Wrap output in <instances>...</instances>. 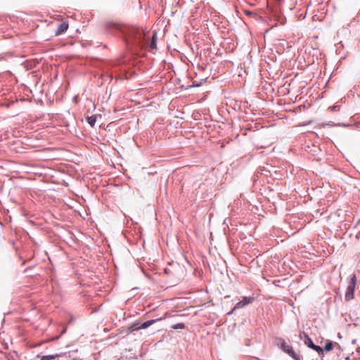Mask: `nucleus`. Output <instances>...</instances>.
I'll return each instance as SVG.
<instances>
[{"label": "nucleus", "mask_w": 360, "mask_h": 360, "mask_svg": "<svg viewBox=\"0 0 360 360\" xmlns=\"http://www.w3.org/2000/svg\"><path fill=\"white\" fill-rule=\"evenodd\" d=\"M124 35L127 46H142L145 39L144 32L136 27L127 28Z\"/></svg>", "instance_id": "f257e3e1"}, {"label": "nucleus", "mask_w": 360, "mask_h": 360, "mask_svg": "<svg viewBox=\"0 0 360 360\" xmlns=\"http://www.w3.org/2000/svg\"><path fill=\"white\" fill-rule=\"evenodd\" d=\"M277 341L278 345L281 347V349L287 353L290 357L295 360H301L302 358V356L297 354L293 350L292 347L285 341V340L278 338Z\"/></svg>", "instance_id": "f03ea898"}, {"label": "nucleus", "mask_w": 360, "mask_h": 360, "mask_svg": "<svg viewBox=\"0 0 360 360\" xmlns=\"http://www.w3.org/2000/svg\"><path fill=\"white\" fill-rule=\"evenodd\" d=\"M357 278L355 274H352L350 276V281L347 288L345 299L346 301H350L354 299V292L356 288Z\"/></svg>", "instance_id": "7ed1b4c3"}, {"label": "nucleus", "mask_w": 360, "mask_h": 360, "mask_svg": "<svg viewBox=\"0 0 360 360\" xmlns=\"http://www.w3.org/2000/svg\"><path fill=\"white\" fill-rule=\"evenodd\" d=\"M254 301H255L254 297H252V296L243 297L240 301H239L238 302H237L235 304V306L232 309L231 311L228 313V314H232L233 311H235L236 310H237L238 309L245 307L248 304L252 303Z\"/></svg>", "instance_id": "20e7f679"}, {"label": "nucleus", "mask_w": 360, "mask_h": 360, "mask_svg": "<svg viewBox=\"0 0 360 360\" xmlns=\"http://www.w3.org/2000/svg\"><path fill=\"white\" fill-rule=\"evenodd\" d=\"M299 337L300 340H303L304 345H306L308 347L311 348L314 345L312 340L304 331L300 332Z\"/></svg>", "instance_id": "39448f33"}, {"label": "nucleus", "mask_w": 360, "mask_h": 360, "mask_svg": "<svg viewBox=\"0 0 360 360\" xmlns=\"http://www.w3.org/2000/svg\"><path fill=\"white\" fill-rule=\"evenodd\" d=\"M68 29V23L67 22H63L60 23L57 30H56L55 34L56 36L60 35L63 33H65L67 30Z\"/></svg>", "instance_id": "423d86ee"}, {"label": "nucleus", "mask_w": 360, "mask_h": 360, "mask_svg": "<svg viewBox=\"0 0 360 360\" xmlns=\"http://www.w3.org/2000/svg\"><path fill=\"white\" fill-rule=\"evenodd\" d=\"M161 319H162L160 318V319H151V320L146 321L141 325L139 328L146 329V328H148L149 326H150L151 325H153V323H155L157 321H159Z\"/></svg>", "instance_id": "0eeeda50"}, {"label": "nucleus", "mask_w": 360, "mask_h": 360, "mask_svg": "<svg viewBox=\"0 0 360 360\" xmlns=\"http://www.w3.org/2000/svg\"><path fill=\"white\" fill-rule=\"evenodd\" d=\"M63 354H51V355H46L41 356L40 360H56L58 357L63 356Z\"/></svg>", "instance_id": "6e6552de"}, {"label": "nucleus", "mask_w": 360, "mask_h": 360, "mask_svg": "<svg viewBox=\"0 0 360 360\" xmlns=\"http://www.w3.org/2000/svg\"><path fill=\"white\" fill-rule=\"evenodd\" d=\"M157 34L156 33H154L153 34V37H152V40L149 44V47L151 49H156V46H157Z\"/></svg>", "instance_id": "1a4fd4ad"}, {"label": "nucleus", "mask_w": 360, "mask_h": 360, "mask_svg": "<svg viewBox=\"0 0 360 360\" xmlns=\"http://www.w3.org/2000/svg\"><path fill=\"white\" fill-rule=\"evenodd\" d=\"M97 116L92 115L86 117V122L91 127H94L96 122Z\"/></svg>", "instance_id": "9d476101"}, {"label": "nucleus", "mask_w": 360, "mask_h": 360, "mask_svg": "<svg viewBox=\"0 0 360 360\" xmlns=\"http://www.w3.org/2000/svg\"><path fill=\"white\" fill-rule=\"evenodd\" d=\"M311 349L315 350L320 356H323L324 355L323 349L320 346L314 344Z\"/></svg>", "instance_id": "9b49d317"}, {"label": "nucleus", "mask_w": 360, "mask_h": 360, "mask_svg": "<svg viewBox=\"0 0 360 360\" xmlns=\"http://www.w3.org/2000/svg\"><path fill=\"white\" fill-rule=\"evenodd\" d=\"M12 57V53L11 52H5L0 53V61L6 60L9 58Z\"/></svg>", "instance_id": "f8f14e48"}, {"label": "nucleus", "mask_w": 360, "mask_h": 360, "mask_svg": "<svg viewBox=\"0 0 360 360\" xmlns=\"http://www.w3.org/2000/svg\"><path fill=\"white\" fill-rule=\"evenodd\" d=\"M185 327H186V326L184 323H178L172 325V328H173L174 330H177V329H184V328H185Z\"/></svg>", "instance_id": "ddd939ff"}, {"label": "nucleus", "mask_w": 360, "mask_h": 360, "mask_svg": "<svg viewBox=\"0 0 360 360\" xmlns=\"http://www.w3.org/2000/svg\"><path fill=\"white\" fill-rule=\"evenodd\" d=\"M106 26L108 28H114V29H118L119 28V25L117 24H116L115 22H107L106 23Z\"/></svg>", "instance_id": "4468645a"}, {"label": "nucleus", "mask_w": 360, "mask_h": 360, "mask_svg": "<svg viewBox=\"0 0 360 360\" xmlns=\"http://www.w3.org/2000/svg\"><path fill=\"white\" fill-rule=\"evenodd\" d=\"M324 350L327 351V352H329L330 350L333 349V343L332 342H329L328 343L326 344V345L324 346Z\"/></svg>", "instance_id": "2eb2a0df"}, {"label": "nucleus", "mask_w": 360, "mask_h": 360, "mask_svg": "<svg viewBox=\"0 0 360 360\" xmlns=\"http://www.w3.org/2000/svg\"><path fill=\"white\" fill-rule=\"evenodd\" d=\"M206 79H202L200 82H198L197 81H193V85L194 86H200Z\"/></svg>", "instance_id": "dca6fc26"}]
</instances>
